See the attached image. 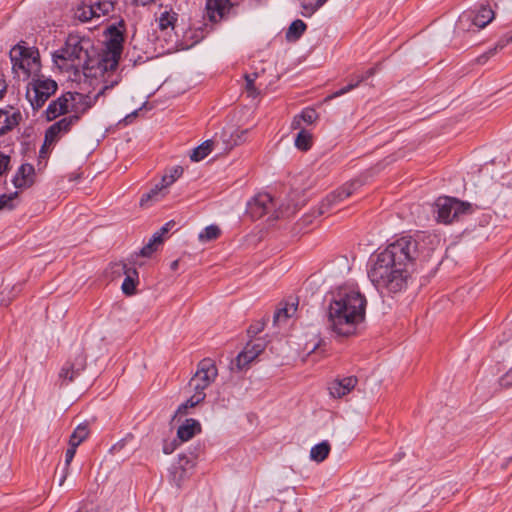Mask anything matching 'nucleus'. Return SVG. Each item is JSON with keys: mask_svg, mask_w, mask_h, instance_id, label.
Returning a JSON list of instances; mask_svg holds the SVG:
<instances>
[{"mask_svg": "<svg viewBox=\"0 0 512 512\" xmlns=\"http://www.w3.org/2000/svg\"><path fill=\"white\" fill-rule=\"evenodd\" d=\"M237 4L231 0H207L206 16L212 23H217L230 16H235Z\"/></svg>", "mask_w": 512, "mask_h": 512, "instance_id": "obj_11", "label": "nucleus"}, {"mask_svg": "<svg viewBox=\"0 0 512 512\" xmlns=\"http://www.w3.org/2000/svg\"><path fill=\"white\" fill-rule=\"evenodd\" d=\"M312 145V135L306 131L301 130L295 138V146L302 151H307Z\"/></svg>", "mask_w": 512, "mask_h": 512, "instance_id": "obj_37", "label": "nucleus"}, {"mask_svg": "<svg viewBox=\"0 0 512 512\" xmlns=\"http://www.w3.org/2000/svg\"><path fill=\"white\" fill-rule=\"evenodd\" d=\"M375 72H376L375 68H370L367 71H365L364 73L358 74L357 75V82L348 83L343 88H341L338 91L334 92L328 98L332 99V98L340 97V96H342V95L352 91L353 89L357 88L362 82H364L365 80H367L370 77H372L375 74Z\"/></svg>", "mask_w": 512, "mask_h": 512, "instance_id": "obj_21", "label": "nucleus"}, {"mask_svg": "<svg viewBox=\"0 0 512 512\" xmlns=\"http://www.w3.org/2000/svg\"><path fill=\"white\" fill-rule=\"evenodd\" d=\"M422 243L405 235L390 243L369 260L368 277L381 293H398L406 289L415 262L422 254Z\"/></svg>", "mask_w": 512, "mask_h": 512, "instance_id": "obj_1", "label": "nucleus"}, {"mask_svg": "<svg viewBox=\"0 0 512 512\" xmlns=\"http://www.w3.org/2000/svg\"><path fill=\"white\" fill-rule=\"evenodd\" d=\"M248 130H236L235 132H232L229 134V140L226 139V136H228L227 131H224L222 133V141L227 145L229 149H231L233 146L241 144L245 139H243V135L247 134Z\"/></svg>", "mask_w": 512, "mask_h": 512, "instance_id": "obj_32", "label": "nucleus"}, {"mask_svg": "<svg viewBox=\"0 0 512 512\" xmlns=\"http://www.w3.org/2000/svg\"><path fill=\"white\" fill-rule=\"evenodd\" d=\"M192 408V396L188 398L184 403H182L174 415L172 416V419L170 421V425L173 426L175 423H178L181 421V416L188 414V410Z\"/></svg>", "mask_w": 512, "mask_h": 512, "instance_id": "obj_45", "label": "nucleus"}, {"mask_svg": "<svg viewBox=\"0 0 512 512\" xmlns=\"http://www.w3.org/2000/svg\"><path fill=\"white\" fill-rule=\"evenodd\" d=\"M177 441L179 443L192 439V418L186 419L177 429Z\"/></svg>", "mask_w": 512, "mask_h": 512, "instance_id": "obj_34", "label": "nucleus"}, {"mask_svg": "<svg viewBox=\"0 0 512 512\" xmlns=\"http://www.w3.org/2000/svg\"><path fill=\"white\" fill-rule=\"evenodd\" d=\"M183 172L184 168L180 165L167 169L161 179L162 187L167 188L172 185L178 178L182 176Z\"/></svg>", "mask_w": 512, "mask_h": 512, "instance_id": "obj_30", "label": "nucleus"}, {"mask_svg": "<svg viewBox=\"0 0 512 512\" xmlns=\"http://www.w3.org/2000/svg\"><path fill=\"white\" fill-rule=\"evenodd\" d=\"M134 439V435L132 433H128L126 434V436L122 439H120L118 442H116L110 449V452L111 453H117V452H120L124 447L125 445L127 444V442L131 441Z\"/></svg>", "mask_w": 512, "mask_h": 512, "instance_id": "obj_50", "label": "nucleus"}, {"mask_svg": "<svg viewBox=\"0 0 512 512\" xmlns=\"http://www.w3.org/2000/svg\"><path fill=\"white\" fill-rule=\"evenodd\" d=\"M104 35L106 36L105 45L110 49V52L114 55L122 53L126 39L125 20L120 18L116 23L108 25Z\"/></svg>", "mask_w": 512, "mask_h": 512, "instance_id": "obj_9", "label": "nucleus"}, {"mask_svg": "<svg viewBox=\"0 0 512 512\" xmlns=\"http://www.w3.org/2000/svg\"><path fill=\"white\" fill-rule=\"evenodd\" d=\"M274 208L273 198L268 193H259L248 203V212L254 219H259Z\"/></svg>", "mask_w": 512, "mask_h": 512, "instance_id": "obj_16", "label": "nucleus"}, {"mask_svg": "<svg viewBox=\"0 0 512 512\" xmlns=\"http://www.w3.org/2000/svg\"><path fill=\"white\" fill-rule=\"evenodd\" d=\"M49 144H45V142L42 144L40 151H39V159L45 158L46 154L48 153Z\"/></svg>", "mask_w": 512, "mask_h": 512, "instance_id": "obj_61", "label": "nucleus"}, {"mask_svg": "<svg viewBox=\"0 0 512 512\" xmlns=\"http://www.w3.org/2000/svg\"><path fill=\"white\" fill-rule=\"evenodd\" d=\"M75 95L79 93L66 92L57 99L51 101L45 110L46 120L48 122L55 120L59 116L66 115L69 112V102L75 100Z\"/></svg>", "mask_w": 512, "mask_h": 512, "instance_id": "obj_13", "label": "nucleus"}, {"mask_svg": "<svg viewBox=\"0 0 512 512\" xmlns=\"http://www.w3.org/2000/svg\"><path fill=\"white\" fill-rule=\"evenodd\" d=\"M98 59L99 57L97 56V50H95L93 47L80 64L83 69L84 77L86 79H90V85H92L93 80H98V77H101V82L103 85H105V80L108 79V73L101 71L103 64H98ZM109 80L111 79L109 78Z\"/></svg>", "mask_w": 512, "mask_h": 512, "instance_id": "obj_12", "label": "nucleus"}, {"mask_svg": "<svg viewBox=\"0 0 512 512\" xmlns=\"http://www.w3.org/2000/svg\"><path fill=\"white\" fill-rule=\"evenodd\" d=\"M177 21V14L175 12H168L164 11L161 13V16L159 18V28L161 30H166L169 27H172V29L175 28V22Z\"/></svg>", "mask_w": 512, "mask_h": 512, "instance_id": "obj_42", "label": "nucleus"}, {"mask_svg": "<svg viewBox=\"0 0 512 512\" xmlns=\"http://www.w3.org/2000/svg\"><path fill=\"white\" fill-rule=\"evenodd\" d=\"M163 188L164 187H162V184L155 185V187L152 188L149 192L142 194L139 202L140 206L146 207L150 201H158L160 199Z\"/></svg>", "mask_w": 512, "mask_h": 512, "instance_id": "obj_38", "label": "nucleus"}, {"mask_svg": "<svg viewBox=\"0 0 512 512\" xmlns=\"http://www.w3.org/2000/svg\"><path fill=\"white\" fill-rule=\"evenodd\" d=\"M92 48L93 44L89 38L70 33L64 45L53 52V61L56 64L58 61H62L64 64L70 61L73 67L78 68Z\"/></svg>", "mask_w": 512, "mask_h": 512, "instance_id": "obj_3", "label": "nucleus"}, {"mask_svg": "<svg viewBox=\"0 0 512 512\" xmlns=\"http://www.w3.org/2000/svg\"><path fill=\"white\" fill-rule=\"evenodd\" d=\"M25 41H20L15 44L9 51V56H16V58H21L22 61H28L32 56V51H34V47H26Z\"/></svg>", "mask_w": 512, "mask_h": 512, "instance_id": "obj_28", "label": "nucleus"}, {"mask_svg": "<svg viewBox=\"0 0 512 512\" xmlns=\"http://www.w3.org/2000/svg\"><path fill=\"white\" fill-rule=\"evenodd\" d=\"M366 298L356 286L339 287L329 304L330 328L338 336H350L365 318Z\"/></svg>", "mask_w": 512, "mask_h": 512, "instance_id": "obj_2", "label": "nucleus"}, {"mask_svg": "<svg viewBox=\"0 0 512 512\" xmlns=\"http://www.w3.org/2000/svg\"><path fill=\"white\" fill-rule=\"evenodd\" d=\"M306 28H307V26L302 20L297 19V20L293 21L290 24V26L286 32L287 40H289V41L298 40L303 35Z\"/></svg>", "mask_w": 512, "mask_h": 512, "instance_id": "obj_29", "label": "nucleus"}, {"mask_svg": "<svg viewBox=\"0 0 512 512\" xmlns=\"http://www.w3.org/2000/svg\"><path fill=\"white\" fill-rule=\"evenodd\" d=\"M217 375L218 369L214 360L205 358L198 363L194 373V406L205 399L204 390L215 381Z\"/></svg>", "mask_w": 512, "mask_h": 512, "instance_id": "obj_6", "label": "nucleus"}, {"mask_svg": "<svg viewBox=\"0 0 512 512\" xmlns=\"http://www.w3.org/2000/svg\"><path fill=\"white\" fill-rule=\"evenodd\" d=\"M5 116L6 119L4 126H9V132L12 131L16 126H18L22 121V114L20 110H16L10 116L8 114Z\"/></svg>", "mask_w": 512, "mask_h": 512, "instance_id": "obj_47", "label": "nucleus"}, {"mask_svg": "<svg viewBox=\"0 0 512 512\" xmlns=\"http://www.w3.org/2000/svg\"><path fill=\"white\" fill-rule=\"evenodd\" d=\"M303 9V16L309 17L317 11L327 0H298Z\"/></svg>", "mask_w": 512, "mask_h": 512, "instance_id": "obj_36", "label": "nucleus"}, {"mask_svg": "<svg viewBox=\"0 0 512 512\" xmlns=\"http://www.w3.org/2000/svg\"><path fill=\"white\" fill-rule=\"evenodd\" d=\"M298 302L293 300L292 302L285 303V306L278 309L274 314V323L278 324L281 321H286L292 317L297 311Z\"/></svg>", "mask_w": 512, "mask_h": 512, "instance_id": "obj_26", "label": "nucleus"}, {"mask_svg": "<svg viewBox=\"0 0 512 512\" xmlns=\"http://www.w3.org/2000/svg\"><path fill=\"white\" fill-rule=\"evenodd\" d=\"M90 435L89 424L82 423L79 424L72 434L69 437L68 444H72L73 446H79L82 442H84Z\"/></svg>", "mask_w": 512, "mask_h": 512, "instance_id": "obj_24", "label": "nucleus"}, {"mask_svg": "<svg viewBox=\"0 0 512 512\" xmlns=\"http://www.w3.org/2000/svg\"><path fill=\"white\" fill-rule=\"evenodd\" d=\"M11 169V157L0 151V177L8 173Z\"/></svg>", "mask_w": 512, "mask_h": 512, "instance_id": "obj_49", "label": "nucleus"}, {"mask_svg": "<svg viewBox=\"0 0 512 512\" xmlns=\"http://www.w3.org/2000/svg\"><path fill=\"white\" fill-rule=\"evenodd\" d=\"M257 78H258V73H256V72L245 74V81H246L245 89H246V92L249 97L254 98L259 95V90L255 86V81Z\"/></svg>", "mask_w": 512, "mask_h": 512, "instance_id": "obj_44", "label": "nucleus"}, {"mask_svg": "<svg viewBox=\"0 0 512 512\" xmlns=\"http://www.w3.org/2000/svg\"><path fill=\"white\" fill-rule=\"evenodd\" d=\"M214 141L206 140L198 147L194 148V162H198L207 157L213 150Z\"/></svg>", "mask_w": 512, "mask_h": 512, "instance_id": "obj_35", "label": "nucleus"}, {"mask_svg": "<svg viewBox=\"0 0 512 512\" xmlns=\"http://www.w3.org/2000/svg\"><path fill=\"white\" fill-rule=\"evenodd\" d=\"M120 79H121V77H119V76H116L115 79H113V80L106 79L105 85H103L102 88L98 91V93L93 97H91L89 94H87V95L79 94L81 96V100L79 102V105L81 106V108L78 109L76 107V105H73L72 110L75 113L79 114L81 117L92 106L95 105V103L97 102V100L99 99L100 96L104 95L108 89H112L114 86H116L120 82Z\"/></svg>", "mask_w": 512, "mask_h": 512, "instance_id": "obj_15", "label": "nucleus"}, {"mask_svg": "<svg viewBox=\"0 0 512 512\" xmlns=\"http://www.w3.org/2000/svg\"><path fill=\"white\" fill-rule=\"evenodd\" d=\"M264 347L260 340L255 343L252 341L247 343L244 350L236 358L237 368L239 370L246 368L264 350Z\"/></svg>", "mask_w": 512, "mask_h": 512, "instance_id": "obj_19", "label": "nucleus"}, {"mask_svg": "<svg viewBox=\"0 0 512 512\" xmlns=\"http://www.w3.org/2000/svg\"><path fill=\"white\" fill-rule=\"evenodd\" d=\"M318 118L317 112L312 108H305L299 116H296L292 122V127L297 129L300 127V120L308 124H312Z\"/></svg>", "mask_w": 512, "mask_h": 512, "instance_id": "obj_31", "label": "nucleus"}, {"mask_svg": "<svg viewBox=\"0 0 512 512\" xmlns=\"http://www.w3.org/2000/svg\"><path fill=\"white\" fill-rule=\"evenodd\" d=\"M68 474H69V468L64 467L63 474H62V476H60V479H59V483H58L59 486L63 485V483L65 482V480H66V478L68 476Z\"/></svg>", "mask_w": 512, "mask_h": 512, "instance_id": "obj_62", "label": "nucleus"}, {"mask_svg": "<svg viewBox=\"0 0 512 512\" xmlns=\"http://www.w3.org/2000/svg\"><path fill=\"white\" fill-rule=\"evenodd\" d=\"M69 447L68 449L66 450V453H65V467L69 468L70 467V464L76 454V450H77V446H73L72 444H68Z\"/></svg>", "mask_w": 512, "mask_h": 512, "instance_id": "obj_55", "label": "nucleus"}, {"mask_svg": "<svg viewBox=\"0 0 512 512\" xmlns=\"http://www.w3.org/2000/svg\"><path fill=\"white\" fill-rule=\"evenodd\" d=\"M330 451V443L327 440H324L311 448L310 458L317 463L323 462L328 457Z\"/></svg>", "mask_w": 512, "mask_h": 512, "instance_id": "obj_22", "label": "nucleus"}, {"mask_svg": "<svg viewBox=\"0 0 512 512\" xmlns=\"http://www.w3.org/2000/svg\"><path fill=\"white\" fill-rule=\"evenodd\" d=\"M60 137V134L52 128V126H49L44 135V141L45 144L52 145L53 143L57 142Z\"/></svg>", "mask_w": 512, "mask_h": 512, "instance_id": "obj_52", "label": "nucleus"}, {"mask_svg": "<svg viewBox=\"0 0 512 512\" xmlns=\"http://www.w3.org/2000/svg\"><path fill=\"white\" fill-rule=\"evenodd\" d=\"M26 65L32 69L35 68V74L41 75V59H40V53L37 47H34V51H32V56L27 61Z\"/></svg>", "mask_w": 512, "mask_h": 512, "instance_id": "obj_46", "label": "nucleus"}, {"mask_svg": "<svg viewBox=\"0 0 512 512\" xmlns=\"http://www.w3.org/2000/svg\"><path fill=\"white\" fill-rule=\"evenodd\" d=\"M156 0H134L136 5L146 6L155 3Z\"/></svg>", "mask_w": 512, "mask_h": 512, "instance_id": "obj_63", "label": "nucleus"}, {"mask_svg": "<svg viewBox=\"0 0 512 512\" xmlns=\"http://www.w3.org/2000/svg\"><path fill=\"white\" fill-rule=\"evenodd\" d=\"M80 120V115L77 113H74L68 117H64L60 119L59 121L52 124V128L56 130L60 135L62 133H68L72 126L76 124Z\"/></svg>", "mask_w": 512, "mask_h": 512, "instance_id": "obj_25", "label": "nucleus"}, {"mask_svg": "<svg viewBox=\"0 0 512 512\" xmlns=\"http://www.w3.org/2000/svg\"><path fill=\"white\" fill-rule=\"evenodd\" d=\"M357 382L358 380L354 376L336 379L329 386L330 394L334 398H341L350 393L355 388Z\"/></svg>", "mask_w": 512, "mask_h": 512, "instance_id": "obj_20", "label": "nucleus"}, {"mask_svg": "<svg viewBox=\"0 0 512 512\" xmlns=\"http://www.w3.org/2000/svg\"><path fill=\"white\" fill-rule=\"evenodd\" d=\"M139 284V280L131 277L129 274L125 276L121 289L125 296H133L137 293V286Z\"/></svg>", "mask_w": 512, "mask_h": 512, "instance_id": "obj_41", "label": "nucleus"}, {"mask_svg": "<svg viewBox=\"0 0 512 512\" xmlns=\"http://www.w3.org/2000/svg\"><path fill=\"white\" fill-rule=\"evenodd\" d=\"M175 225V221L171 220V221H168L165 225H163L157 232L158 233H162V236H164L165 234H167L171 228Z\"/></svg>", "mask_w": 512, "mask_h": 512, "instance_id": "obj_59", "label": "nucleus"}, {"mask_svg": "<svg viewBox=\"0 0 512 512\" xmlns=\"http://www.w3.org/2000/svg\"><path fill=\"white\" fill-rule=\"evenodd\" d=\"M158 250L157 247H155L151 242H148L146 245H144L138 253L132 254L130 258L128 259L129 264L135 266L137 264V258L139 256L142 257H151L153 253H155Z\"/></svg>", "mask_w": 512, "mask_h": 512, "instance_id": "obj_40", "label": "nucleus"}, {"mask_svg": "<svg viewBox=\"0 0 512 512\" xmlns=\"http://www.w3.org/2000/svg\"><path fill=\"white\" fill-rule=\"evenodd\" d=\"M86 367L87 356L83 351H79L66 361L59 373V378L62 380V383L66 385L75 380L81 381Z\"/></svg>", "mask_w": 512, "mask_h": 512, "instance_id": "obj_8", "label": "nucleus"}, {"mask_svg": "<svg viewBox=\"0 0 512 512\" xmlns=\"http://www.w3.org/2000/svg\"><path fill=\"white\" fill-rule=\"evenodd\" d=\"M57 90L58 83L55 80L35 74L28 84L26 99L30 102L33 111H39L46 101L56 94Z\"/></svg>", "mask_w": 512, "mask_h": 512, "instance_id": "obj_4", "label": "nucleus"}, {"mask_svg": "<svg viewBox=\"0 0 512 512\" xmlns=\"http://www.w3.org/2000/svg\"><path fill=\"white\" fill-rule=\"evenodd\" d=\"M434 213L438 222L449 224L461 215L470 214L472 206L468 202L460 201L454 197H439L434 204Z\"/></svg>", "mask_w": 512, "mask_h": 512, "instance_id": "obj_5", "label": "nucleus"}, {"mask_svg": "<svg viewBox=\"0 0 512 512\" xmlns=\"http://www.w3.org/2000/svg\"><path fill=\"white\" fill-rule=\"evenodd\" d=\"M495 17L494 11L489 6H480L477 10L463 12L458 20L459 25L470 28L474 25L478 28L486 27Z\"/></svg>", "mask_w": 512, "mask_h": 512, "instance_id": "obj_10", "label": "nucleus"}, {"mask_svg": "<svg viewBox=\"0 0 512 512\" xmlns=\"http://www.w3.org/2000/svg\"><path fill=\"white\" fill-rule=\"evenodd\" d=\"M114 267H121V270L123 271V274L127 276L129 274L131 277L135 278L136 280H139V273L135 267H128L125 262H121L119 264L115 263L112 268Z\"/></svg>", "mask_w": 512, "mask_h": 512, "instance_id": "obj_51", "label": "nucleus"}, {"mask_svg": "<svg viewBox=\"0 0 512 512\" xmlns=\"http://www.w3.org/2000/svg\"><path fill=\"white\" fill-rule=\"evenodd\" d=\"M10 61L12 63V70L17 72L18 70H22L28 77L31 75V68L28 67L21 58H16V56H9Z\"/></svg>", "mask_w": 512, "mask_h": 512, "instance_id": "obj_48", "label": "nucleus"}, {"mask_svg": "<svg viewBox=\"0 0 512 512\" xmlns=\"http://www.w3.org/2000/svg\"><path fill=\"white\" fill-rule=\"evenodd\" d=\"M13 185L17 189H27L35 183V168L30 163H23L17 170L12 179Z\"/></svg>", "mask_w": 512, "mask_h": 512, "instance_id": "obj_18", "label": "nucleus"}, {"mask_svg": "<svg viewBox=\"0 0 512 512\" xmlns=\"http://www.w3.org/2000/svg\"><path fill=\"white\" fill-rule=\"evenodd\" d=\"M20 193L18 191H14L10 194H2L0 196V210H13L16 207L14 200L18 198Z\"/></svg>", "mask_w": 512, "mask_h": 512, "instance_id": "obj_43", "label": "nucleus"}, {"mask_svg": "<svg viewBox=\"0 0 512 512\" xmlns=\"http://www.w3.org/2000/svg\"><path fill=\"white\" fill-rule=\"evenodd\" d=\"M193 38H194V45H196L199 41H201L204 38L203 27L194 29Z\"/></svg>", "mask_w": 512, "mask_h": 512, "instance_id": "obj_60", "label": "nucleus"}, {"mask_svg": "<svg viewBox=\"0 0 512 512\" xmlns=\"http://www.w3.org/2000/svg\"><path fill=\"white\" fill-rule=\"evenodd\" d=\"M94 10L97 12V18L101 15H108L114 11L116 2L114 0H92Z\"/></svg>", "mask_w": 512, "mask_h": 512, "instance_id": "obj_33", "label": "nucleus"}, {"mask_svg": "<svg viewBox=\"0 0 512 512\" xmlns=\"http://www.w3.org/2000/svg\"><path fill=\"white\" fill-rule=\"evenodd\" d=\"M509 43H512V33L510 34H507L505 35L504 37H502L497 43L496 45L494 46V48L490 49L489 51H487L486 53L480 55L478 58H477V62L479 64H484L486 63V61L493 55H495L497 53L498 50H501L503 49L506 45H508Z\"/></svg>", "mask_w": 512, "mask_h": 512, "instance_id": "obj_27", "label": "nucleus"}, {"mask_svg": "<svg viewBox=\"0 0 512 512\" xmlns=\"http://www.w3.org/2000/svg\"><path fill=\"white\" fill-rule=\"evenodd\" d=\"M179 444L180 443L177 441V439H174L171 443H165L163 447V452L165 454H171L175 451Z\"/></svg>", "mask_w": 512, "mask_h": 512, "instance_id": "obj_57", "label": "nucleus"}, {"mask_svg": "<svg viewBox=\"0 0 512 512\" xmlns=\"http://www.w3.org/2000/svg\"><path fill=\"white\" fill-rule=\"evenodd\" d=\"M363 182L361 180H353L345 183L337 190L331 192L326 198L321 202L319 206V214L323 215L325 213L331 212L333 209L337 208L344 200L353 195L360 187H362Z\"/></svg>", "mask_w": 512, "mask_h": 512, "instance_id": "obj_7", "label": "nucleus"}, {"mask_svg": "<svg viewBox=\"0 0 512 512\" xmlns=\"http://www.w3.org/2000/svg\"><path fill=\"white\" fill-rule=\"evenodd\" d=\"M264 327L265 323L263 321H257L249 326L247 331L248 335L250 337H255L256 335L263 331Z\"/></svg>", "mask_w": 512, "mask_h": 512, "instance_id": "obj_54", "label": "nucleus"}, {"mask_svg": "<svg viewBox=\"0 0 512 512\" xmlns=\"http://www.w3.org/2000/svg\"><path fill=\"white\" fill-rule=\"evenodd\" d=\"M149 242L158 248L161 244H163L164 236H162V233L155 232L150 238Z\"/></svg>", "mask_w": 512, "mask_h": 512, "instance_id": "obj_56", "label": "nucleus"}, {"mask_svg": "<svg viewBox=\"0 0 512 512\" xmlns=\"http://www.w3.org/2000/svg\"><path fill=\"white\" fill-rule=\"evenodd\" d=\"M7 83L4 74L0 73V100L4 98L7 92Z\"/></svg>", "mask_w": 512, "mask_h": 512, "instance_id": "obj_58", "label": "nucleus"}, {"mask_svg": "<svg viewBox=\"0 0 512 512\" xmlns=\"http://www.w3.org/2000/svg\"><path fill=\"white\" fill-rule=\"evenodd\" d=\"M94 5L92 0L89 3L82 2L79 4L75 10V17L81 22L90 21L93 18L97 17V12L93 9Z\"/></svg>", "mask_w": 512, "mask_h": 512, "instance_id": "obj_23", "label": "nucleus"}, {"mask_svg": "<svg viewBox=\"0 0 512 512\" xmlns=\"http://www.w3.org/2000/svg\"><path fill=\"white\" fill-rule=\"evenodd\" d=\"M192 48V36L185 35L183 39L177 40L175 43V49L177 51L188 50Z\"/></svg>", "mask_w": 512, "mask_h": 512, "instance_id": "obj_53", "label": "nucleus"}, {"mask_svg": "<svg viewBox=\"0 0 512 512\" xmlns=\"http://www.w3.org/2000/svg\"><path fill=\"white\" fill-rule=\"evenodd\" d=\"M191 459L184 453L178 455L177 461L173 464L171 469L172 480L178 487H181L185 482L189 481L192 472Z\"/></svg>", "mask_w": 512, "mask_h": 512, "instance_id": "obj_14", "label": "nucleus"}, {"mask_svg": "<svg viewBox=\"0 0 512 512\" xmlns=\"http://www.w3.org/2000/svg\"><path fill=\"white\" fill-rule=\"evenodd\" d=\"M193 431H194V436L201 432V424L196 420H194Z\"/></svg>", "mask_w": 512, "mask_h": 512, "instance_id": "obj_64", "label": "nucleus"}, {"mask_svg": "<svg viewBox=\"0 0 512 512\" xmlns=\"http://www.w3.org/2000/svg\"><path fill=\"white\" fill-rule=\"evenodd\" d=\"M220 229L217 225H209L198 235V239L202 243H206L215 240L220 235Z\"/></svg>", "mask_w": 512, "mask_h": 512, "instance_id": "obj_39", "label": "nucleus"}, {"mask_svg": "<svg viewBox=\"0 0 512 512\" xmlns=\"http://www.w3.org/2000/svg\"><path fill=\"white\" fill-rule=\"evenodd\" d=\"M122 53H118V55H114L110 52V49L105 45V49H103L101 52L97 51L98 64L102 63L103 68L102 72L108 73V78L115 79L116 76H119V74H116V70L119 66V61L121 59Z\"/></svg>", "mask_w": 512, "mask_h": 512, "instance_id": "obj_17", "label": "nucleus"}]
</instances>
